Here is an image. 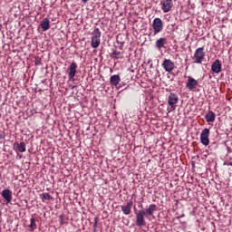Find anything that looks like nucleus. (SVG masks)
<instances>
[{"label":"nucleus","mask_w":232,"mask_h":232,"mask_svg":"<svg viewBox=\"0 0 232 232\" xmlns=\"http://www.w3.org/2000/svg\"><path fill=\"white\" fill-rule=\"evenodd\" d=\"M155 211H157V205L155 204H150L148 208L136 211V226L138 227L146 226V219H144V217L150 218V217H153Z\"/></svg>","instance_id":"obj_1"},{"label":"nucleus","mask_w":232,"mask_h":232,"mask_svg":"<svg viewBox=\"0 0 232 232\" xmlns=\"http://www.w3.org/2000/svg\"><path fill=\"white\" fill-rule=\"evenodd\" d=\"M169 111L177 110V104H179V95L175 92H170L168 97Z\"/></svg>","instance_id":"obj_2"},{"label":"nucleus","mask_w":232,"mask_h":232,"mask_svg":"<svg viewBox=\"0 0 232 232\" xmlns=\"http://www.w3.org/2000/svg\"><path fill=\"white\" fill-rule=\"evenodd\" d=\"M204 57H206V52H204V47H198V49H196L194 53V60L196 64H202Z\"/></svg>","instance_id":"obj_3"},{"label":"nucleus","mask_w":232,"mask_h":232,"mask_svg":"<svg viewBox=\"0 0 232 232\" xmlns=\"http://www.w3.org/2000/svg\"><path fill=\"white\" fill-rule=\"evenodd\" d=\"M160 6L163 14H168L173 8V0H160Z\"/></svg>","instance_id":"obj_4"},{"label":"nucleus","mask_w":232,"mask_h":232,"mask_svg":"<svg viewBox=\"0 0 232 232\" xmlns=\"http://www.w3.org/2000/svg\"><path fill=\"white\" fill-rule=\"evenodd\" d=\"M152 27L154 31V34H160L164 28V24L162 23V19L155 18L152 22Z\"/></svg>","instance_id":"obj_5"},{"label":"nucleus","mask_w":232,"mask_h":232,"mask_svg":"<svg viewBox=\"0 0 232 232\" xmlns=\"http://www.w3.org/2000/svg\"><path fill=\"white\" fill-rule=\"evenodd\" d=\"M197 86H198V82L195 78L188 76L186 88L188 89L189 92H195V90H197Z\"/></svg>","instance_id":"obj_6"},{"label":"nucleus","mask_w":232,"mask_h":232,"mask_svg":"<svg viewBox=\"0 0 232 232\" xmlns=\"http://www.w3.org/2000/svg\"><path fill=\"white\" fill-rule=\"evenodd\" d=\"M165 72H168V73H171L175 70V63L171 61L170 59H165L161 64Z\"/></svg>","instance_id":"obj_7"},{"label":"nucleus","mask_w":232,"mask_h":232,"mask_svg":"<svg viewBox=\"0 0 232 232\" xmlns=\"http://www.w3.org/2000/svg\"><path fill=\"white\" fill-rule=\"evenodd\" d=\"M200 142L203 146H209V129H204L201 131Z\"/></svg>","instance_id":"obj_8"},{"label":"nucleus","mask_w":232,"mask_h":232,"mask_svg":"<svg viewBox=\"0 0 232 232\" xmlns=\"http://www.w3.org/2000/svg\"><path fill=\"white\" fill-rule=\"evenodd\" d=\"M69 81H73L75 79V74L77 73V63H75V62H72L69 68Z\"/></svg>","instance_id":"obj_9"},{"label":"nucleus","mask_w":232,"mask_h":232,"mask_svg":"<svg viewBox=\"0 0 232 232\" xmlns=\"http://www.w3.org/2000/svg\"><path fill=\"white\" fill-rule=\"evenodd\" d=\"M211 72L214 73H220V72H222V63H220V60L217 59L213 62L211 65Z\"/></svg>","instance_id":"obj_10"},{"label":"nucleus","mask_w":232,"mask_h":232,"mask_svg":"<svg viewBox=\"0 0 232 232\" xmlns=\"http://www.w3.org/2000/svg\"><path fill=\"white\" fill-rule=\"evenodd\" d=\"M133 208V200H130L126 205L121 207L123 215H130L131 208Z\"/></svg>","instance_id":"obj_11"},{"label":"nucleus","mask_w":232,"mask_h":232,"mask_svg":"<svg viewBox=\"0 0 232 232\" xmlns=\"http://www.w3.org/2000/svg\"><path fill=\"white\" fill-rule=\"evenodd\" d=\"M168 40L164 37H161L156 41L155 46L158 50H162V48H166Z\"/></svg>","instance_id":"obj_12"},{"label":"nucleus","mask_w":232,"mask_h":232,"mask_svg":"<svg viewBox=\"0 0 232 232\" xmlns=\"http://www.w3.org/2000/svg\"><path fill=\"white\" fill-rule=\"evenodd\" d=\"M2 197L5 198L7 204H10V202H12V190L8 188L4 189L2 191Z\"/></svg>","instance_id":"obj_13"},{"label":"nucleus","mask_w":232,"mask_h":232,"mask_svg":"<svg viewBox=\"0 0 232 232\" xmlns=\"http://www.w3.org/2000/svg\"><path fill=\"white\" fill-rule=\"evenodd\" d=\"M110 82L112 86H114L115 88H117V86H119V82H121V75L119 74H114L112 76H111L110 78Z\"/></svg>","instance_id":"obj_14"},{"label":"nucleus","mask_w":232,"mask_h":232,"mask_svg":"<svg viewBox=\"0 0 232 232\" xmlns=\"http://www.w3.org/2000/svg\"><path fill=\"white\" fill-rule=\"evenodd\" d=\"M40 26L43 29V32L50 30V19L44 18L43 21L40 23Z\"/></svg>","instance_id":"obj_15"},{"label":"nucleus","mask_w":232,"mask_h":232,"mask_svg":"<svg viewBox=\"0 0 232 232\" xmlns=\"http://www.w3.org/2000/svg\"><path fill=\"white\" fill-rule=\"evenodd\" d=\"M215 112H213L212 111H209L206 115H205V119L207 121V122H215Z\"/></svg>","instance_id":"obj_16"},{"label":"nucleus","mask_w":232,"mask_h":232,"mask_svg":"<svg viewBox=\"0 0 232 232\" xmlns=\"http://www.w3.org/2000/svg\"><path fill=\"white\" fill-rule=\"evenodd\" d=\"M101 45V38H92L91 46L92 48H99Z\"/></svg>","instance_id":"obj_17"},{"label":"nucleus","mask_w":232,"mask_h":232,"mask_svg":"<svg viewBox=\"0 0 232 232\" xmlns=\"http://www.w3.org/2000/svg\"><path fill=\"white\" fill-rule=\"evenodd\" d=\"M111 57L112 59H124L122 53L115 50L111 53Z\"/></svg>","instance_id":"obj_18"},{"label":"nucleus","mask_w":232,"mask_h":232,"mask_svg":"<svg viewBox=\"0 0 232 232\" xmlns=\"http://www.w3.org/2000/svg\"><path fill=\"white\" fill-rule=\"evenodd\" d=\"M31 232L35 231L37 229V224H35V218H32L30 219V225L28 226Z\"/></svg>","instance_id":"obj_19"},{"label":"nucleus","mask_w":232,"mask_h":232,"mask_svg":"<svg viewBox=\"0 0 232 232\" xmlns=\"http://www.w3.org/2000/svg\"><path fill=\"white\" fill-rule=\"evenodd\" d=\"M101 29L95 28L92 33V38L101 39Z\"/></svg>","instance_id":"obj_20"},{"label":"nucleus","mask_w":232,"mask_h":232,"mask_svg":"<svg viewBox=\"0 0 232 232\" xmlns=\"http://www.w3.org/2000/svg\"><path fill=\"white\" fill-rule=\"evenodd\" d=\"M17 150L20 153H24L26 151V143L22 141L20 144H17Z\"/></svg>","instance_id":"obj_21"},{"label":"nucleus","mask_w":232,"mask_h":232,"mask_svg":"<svg viewBox=\"0 0 232 232\" xmlns=\"http://www.w3.org/2000/svg\"><path fill=\"white\" fill-rule=\"evenodd\" d=\"M42 197V200L43 202H44V200H52L53 198L52 197V195H50L49 193H43L41 195Z\"/></svg>","instance_id":"obj_22"},{"label":"nucleus","mask_w":232,"mask_h":232,"mask_svg":"<svg viewBox=\"0 0 232 232\" xmlns=\"http://www.w3.org/2000/svg\"><path fill=\"white\" fill-rule=\"evenodd\" d=\"M97 224H99V218H94V224L92 225L93 232H97Z\"/></svg>","instance_id":"obj_23"},{"label":"nucleus","mask_w":232,"mask_h":232,"mask_svg":"<svg viewBox=\"0 0 232 232\" xmlns=\"http://www.w3.org/2000/svg\"><path fill=\"white\" fill-rule=\"evenodd\" d=\"M116 43H117L118 44H121V46L119 47V49H120V50H122V48L124 47V42L119 41V36H117Z\"/></svg>","instance_id":"obj_24"},{"label":"nucleus","mask_w":232,"mask_h":232,"mask_svg":"<svg viewBox=\"0 0 232 232\" xmlns=\"http://www.w3.org/2000/svg\"><path fill=\"white\" fill-rule=\"evenodd\" d=\"M34 63H35L36 66L41 65V58L36 57V58H35V61H34Z\"/></svg>","instance_id":"obj_25"},{"label":"nucleus","mask_w":232,"mask_h":232,"mask_svg":"<svg viewBox=\"0 0 232 232\" xmlns=\"http://www.w3.org/2000/svg\"><path fill=\"white\" fill-rule=\"evenodd\" d=\"M223 166H232V161H225Z\"/></svg>","instance_id":"obj_26"},{"label":"nucleus","mask_w":232,"mask_h":232,"mask_svg":"<svg viewBox=\"0 0 232 232\" xmlns=\"http://www.w3.org/2000/svg\"><path fill=\"white\" fill-rule=\"evenodd\" d=\"M227 152L231 153V148L227 147Z\"/></svg>","instance_id":"obj_27"},{"label":"nucleus","mask_w":232,"mask_h":232,"mask_svg":"<svg viewBox=\"0 0 232 232\" xmlns=\"http://www.w3.org/2000/svg\"><path fill=\"white\" fill-rule=\"evenodd\" d=\"M82 3H88V1H90V0H82Z\"/></svg>","instance_id":"obj_28"},{"label":"nucleus","mask_w":232,"mask_h":232,"mask_svg":"<svg viewBox=\"0 0 232 232\" xmlns=\"http://www.w3.org/2000/svg\"><path fill=\"white\" fill-rule=\"evenodd\" d=\"M150 63H151V60H149V61L147 62V64H150Z\"/></svg>","instance_id":"obj_29"},{"label":"nucleus","mask_w":232,"mask_h":232,"mask_svg":"<svg viewBox=\"0 0 232 232\" xmlns=\"http://www.w3.org/2000/svg\"><path fill=\"white\" fill-rule=\"evenodd\" d=\"M150 68H153V63H150Z\"/></svg>","instance_id":"obj_30"}]
</instances>
